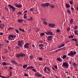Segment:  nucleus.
<instances>
[{
    "label": "nucleus",
    "instance_id": "473e14b6",
    "mask_svg": "<svg viewBox=\"0 0 78 78\" xmlns=\"http://www.w3.org/2000/svg\"><path fill=\"white\" fill-rule=\"evenodd\" d=\"M67 11L68 14H70L71 13V12H70L69 10H67Z\"/></svg>",
    "mask_w": 78,
    "mask_h": 78
},
{
    "label": "nucleus",
    "instance_id": "a211bd4d",
    "mask_svg": "<svg viewBox=\"0 0 78 78\" xmlns=\"http://www.w3.org/2000/svg\"><path fill=\"white\" fill-rule=\"evenodd\" d=\"M38 46L39 47H44V45L42 44H40L38 45Z\"/></svg>",
    "mask_w": 78,
    "mask_h": 78
},
{
    "label": "nucleus",
    "instance_id": "37998d69",
    "mask_svg": "<svg viewBox=\"0 0 78 78\" xmlns=\"http://www.w3.org/2000/svg\"><path fill=\"white\" fill-rule=\"evenodd\" d=\"M77 27L76 26L74 27V29H75V30H76V29H77Z\"/></svg>",
    "mask_w": 78,
    "mask_h": 78
},
{
    "label": "nucleus",
    "instance_id": "864d4df0",
    "mask_svg": "<svg viewBox=\"0 0 78 78\" xmlns=\"http://www.w3.org/2000/svg\"><path fill=\"white\" fill-rule=\"evenodd\" d=\"M32 70H33V71H34V72H36V69H32Z\"/></svg>",
    "mask_w": 78,
    "mask_h": 78
},
{
    "label": "nucleus",
    "instance_id": "ea45409f",
    "mask_svg": "<svg viewBox=\"0 0 78 78\" xmlns=\"http://www.w3.org/2000/svg\"><path fill=\"white\" fill-rule=\"evenodd\" d=\"M56 32L57 33H59V32H60V30H59V29L57 30H56Z\"/></svg>",
    "mask_w": 78,
    "mask_h": 78
},
{
    "label": "nucleus",
    "instance_id": "9b49d317",
    "mask_svg": "<svg viewBox=\"0 0 78 78\" xmlns=\"http://www.w3.org/2000/svg\"><path fill=\"white\" fill-rule=\"evenodd\" d=\"M74 32L75 34H76V35H77V36H78V30H76L74 31Z\"/></svg>",
    "mask_w": 78,
    "mask_h": 78
},
{
    "label": "nucleus",
    "instance_id": "6e6d98bb",
    "mask_svg": "<svg viewBox=\"0 0 78 78\" xmlns=\"http://www.w3.org/2000/svg\"><path fill=\"white\" fill-rule=\"evenodd\" d=\"M23 17L24 19H27V16H24Z\"/></svg>",
    "mask_w": 78,
    "mask_h": 78
},
{
    "label": "nucleus",
    "instance_id": "8fccbe9b",
    "mask_svg": "<svg viewBox=\"0 0 78 78\" xmlns=\"http://www.w3.org/2000/svg\"><path fill=\"white\" fill-rule=\"evenodd\" d=\"M0 77H1V78H6V77H4L3 76H0Z\"/></svg>",
    "mask_w": 78,
    "mask_h": 78
},
{
    "label": "nucleus",
    "instance_id": "f8f14e48",
    "mask_svg": "<svg viewBox=\"0 0 78 78\" xmlns=\"http://www.w3.org/2000/svg\"><path fill=\"white\" fill-rule=\"evenodd\" d=\"M3 27H5V25L4 24H0V28L1 29H2Z\"/></svg>",
    "mask_w": 78,
    "mask_h": 78
},
{
    "label": "nucleus",
    "instance_id": "4468645a",
    "mask_svg": "<svg viewBox=\"0 0 78 78\" xmlns=\"http://www.w3.org/2000/svg\"><path fill=\"white\" fill-rule=\"evenodd\" d=\"M73 19H71L70 21V25H72V23H73Z\"/></svg>",
    "mask_w": 78,
    "mask_h": 78
},
{
    "label": "nucleus",
    "instance_id": "338daca9",
    "mask_svg": "<svg viewBox=\"0 0 78 78\" xmlns=\"http://www.w3.org/2000/svg\"><path fill=\"white\" fill-rule=\"evenodd\" d=\"M74 9L72 7L71 8V10L72 11H73Z\"/></svg>",
    "mask_w": 78,
    "mask_h": 78
},
{
    "label": "nucleus",
    "instance_id": "e2e57ef3",
    "mask_svg": "<svg viewBox=\"0 0 78 78\" xmlns=\"http://www.w3.org/2000/svg\"><path fill=\"white\" fill-rule=\"evenodd\" d=\"M54 67H55V69H58V66H54Z\"/></svg>",
    "mask_w": 78,
    "mask_h": 78
},
{
    "label": "nucleus",
    "instance_id": "412c9836",
    "mask_svg": "<svg viewBox=\"0 0 78 78\" xmlns=\"http://www.w3.org/2000/svg\"><path fill=\"white\" fill-rule=\"evenodd\" d=\"M27 20H29V21L33 20V18H32V17H31L30 18V19H28Z\"/></svg>",
    "mask_w": 78,
    "mask_h": 78
},
{
    "label": "nucleus",
    "instance_id": "3c124183",
    "mask_svg": "<svg viewBox=\"0 0 78 78\" xmlns=\"http://www.w3.org/2000/svg\"><path fill=\"white\" fill-rule=\"evenodd\" d=\"M20 42L22 44L23 43V40L20 41Z\"/></svg>",
    "mask_w": 78,
    "mask_h": 78
},
{
    "label": "nucleus",
    "instance_id": "a18cd8bd",
    "mask_svg": "<svg viewBox=\"0 0 78 78\" xmlns=\"http://www.w3.org/2000/svg\"><path fill=\"white\" fill-rule=\"evenodd\" d=\"M67 30L68 31H69V30H70V28L69 27L67 29Z\"/></svg>",
    "mask_w": 78,
    "mask_h": 78
},
{
    "label": "nucleus",
    "instance_id": "9d476101",
    "mask_svg": "<svg viewBox=\"0 0 78 78\" xmlns=\"http://www.w3.org/2000/svg\"><path fill=\"white\" fill-rule=\"evenodd\" d=\"M47 32H48V34H50L51 35V36H52V35H53V32H52L51 31H47Z\"/></svg>",
    "mask_w": 78,
    "mask_h": 78
},
{
    "label": "nucleus",
    "instance_id": "c9c22d12",
    "mask_svg": "<svg viewBox=\"0 0 78 78\" xmlns=\"http://www.w3.org/2000/svg\"><path fill=\"white\" fill-rule=\"evenodd\" d=\"M69 3L70 5H73V1H70L69 2Z\"/></svg>",
    "mask_w": 78,
    "mask_h": 78
},
{
    "label": "nucleus",
    "instance_id": "c85d7f7f",
    "mask_svg": "<svg viewBox=\"0 0 78 78\" xmlns=\"http://www.w3.org/2000/svg\"><path fill=\"white\" fill-rule=\"evenodd\" d=\"M57 59L58 61H60V62H61V59L60 58H57Z\"/></svg>",
    "mask_w": 78,
    "mask_h": 78
},
{
    "label": "nucleus",
    "instance_id": "f257e3e1",
    "mask_svg": "<svg viewBox=\"0 0 78 78\" xmlns=\"http://www.w3.org/2000/svg\"><path fill=\"white\" fill-rule=\"evenodd\" d=\"M16 58H18V59H20V57H25L26 55L25 54H23L22 53H17L16 55Z\"/></svg>",
    "mask_w": 78,
    "mask_h": 78
},
{
    "label": "nucleus",
    "instance_id": "393cba45",
    "mask_svg": "<svg viewBox=\"0 0 78 78\" xmlns=\"http://www.w3.org/2000/svg\"><path fill=\"white\" fill-rule=\"evenodd\" d=\"M50 6L51 8H55V6H54L53 5H50Z\"/></svg>",
    "mask_w": 78,
    "mask_h": 78
},
{
    "label": "nucleus",
    "instance_id": "680f3d73",
    "mask_svg": "<svg viewBox=\"0 0 78 78\" xmlns=\"http://www.w3.org/2000/svg\"><path fill=\"white\" fill-rule=\"evenodd\" d=\"M9 76H12V73H9Z\"/></svg>",
    "mask_w": 78,
    "mask_h": 78
},
{
    "label": "nucleus",
    "instance_id": "4c0bfd02",
    "mask_svg": "<svg viewBox=\"0 0 78 78\" xmlns=\"http://www.w3.org/2000/svg\"><path fill=\"white\" fill-rule=\"evenodd\" d=\"M29 58L30 59H33V56L31 55H30Z\"/></svg>",
    "mask_w": 78,
    "mask_h": 78
},
{
    "label": "nucleus",
    "instance_id": "13d9d810",
    "mask_svg": "<svg viewBox=\"0 0 78 78\" xmlns=\"http://www.w3.org/2000/svg\"><path fill=\"white\" fill-rule=\"evenodd\" d=\"M19 30H20V31H22V30H23L20 28H19Z\"/></svg>",
    "mask_w": 78,
    "mask_h": 78
},
{
    "label": "nucleus",
    "instance_id": "4d7b16f0",
    "mask_svg": "<svg viewBox=\"0 0 78 78\" xmlns=\"http://www.w3.org/2000/svg\"><path fill=\"white\" fill-rule=\"evenodd\" d=\"M16 48H17V49H19L20 48V47L18 46H17L16 47Z\"/></svg>",
    "mask_w": 78,
    "mask_h": 78
},
{
    "label": "nucleus",
    "instance_id": "72a5a7b5",
    "mask_svg": "<svg viewBox=\"0 0 78 78\" xmlns=\"http://www.w3.org/2000/svg\"><path fill=\"white\" fill-rule=\"evenodd\" d=\"M8 37V39L9 40H10V41H11V40H12V38H11V37H10V36H9V35Z\"/></svg>",
    "mask_w": 78,
    "mask_h": 78
},
{
    "label": "nucleus",
    "instance_id": "6e6552de",
    "mask_svg": "<svg viewBox=\"0 0 78 78\" xmlns=\"http://www.w3.org/2000/svg\"><path fill=\"white\" fill-rule=\"evenodd\" d=\"M48 41H51L52 40V36H48Z\"/></svg>",
    "mask_w": 78,
    "mask_h": 78
},
{
    "label": "nucleus",
    "instance_id": "4be33fe9",
    "mask_svg": "<svg viewBox=\"0 0 78 78\" xmlns=\"http://www.w3.org/2000/svg\"><path fill=\"white\" fill-rule=\"evenodd\" d=\"M37 75L38 77H39V76H40V77H42V75L41 74H39L38 73L37 74Z\"/></svg>",
    "mask_w": 78,
    "mask_h": 78
},
{
    "label": "nucleus",
    "instance_id": "f03ea898",
    "mask_svg": "<svg viewBox=\"0 0 78 78\" xmlns=\"http://www.w3.org/2000/svg\"><path fill=\"white\" fill-rule=\"evenodd\" d=\"M76 52L75 51L74 52H73L71 51L68 54V56H73L74 55H76Z\"/></svg>",
    "mask_w": 78,
    "mask_h": 78
},
{
    "label": "nucleus",
    "instance_id": "6ab92c4d",
    "mask_svg": "<svg viewBox=\"0 0 78 78\" xmlns=\"http://www.w3.org/2000/svg\"><path fill=\"white\" fill-rule=\"evenodd\" d=\"M66 7L67 8H70V5L68 4H66Z\"/></svg>",
    "mask_w": 78,
    "mask_h": 78
},
{
    "label": "nucleus",
    "instance_id": "774afa93",
    "mask_svg": "<svg viewBox=\"0 0 78 78\" xmlns=\"http://www.w3.org/2000/svg\"><path fill=\"white\" fill-rule=\"evenodd\" d=\"M69 63L70 64H72V61L69 62Z\"/></svg>",
    "mask_w": 78,
    "mask_h": 78
},
{
    "label": "nucleus",
    "instance_id": "f3484780",
    "mask_svg": "<svg viewBox=\"0 0 78 78\" xmlns=\"http://www.w3.org/2000/svg\"><path fill=\"white\" fill-rule=\"evenodd\" d=\"M27 65H23V69H25V68H27Z\"/></svg>",
    "mask_w": 78,
    "mask_h": 78
},
{
    "label": "nucleus",
    "instance_id": "49530a36",
    "mask_svg": "<svg viewBox=\"0 0 78 78\" xmlns=\"http://www.w3.org/2000/svg\"><path fill=\"white\" fill-rule=\"evenodd\" d=\"M15 61L13 60V61H11V63H12L13 64H14V62Z\"/></svg>",
    "mask_w": 78,
    "mask_h": 78
},
{
    "label": "nucleus",
    "instance_id": "423d86ee",
    "mask_svg": "<svg viewBox=\"0 0 78 78\" xmlns=\"http://www.w3.org/2000/svg\"><path fill=\"white\" fill-rule=\"evenodd\" d=\"M15 6L17 8H21L22 7V5H18L17 4H15Z\"/></svg>",
    "mask_w": 78,
    "mask_h": 78
},
{
    "label": "nucleus",
    "instance_id": "ddd939ff",
    "mask_svg": "<svg viewBox=\"0 0 78 78\" xmlns=\"http://www.w3.org/2000/svg\"><path fill=\"white\" fill-rule=\"evenodd\" d=\"M33 68H34L33 67V66H29L27 67L26 69V70H27V69H33Z\"/></svg>",
    "mask_w": 78,
    "mask_h": 78
},
{
    "label": "nucleus",
    "instance_id": "de8ad7c7",
    "mask_svg": "<svg viewBox=\"0 0 78 78\" xmlns=\"http://www.w3.org/2000/svg\"><path fill=\"white\" fill-rule=\"evenodd\" d=\"M28 75L26 73H25L24 74V76H28Z\"/></svg>",
    "mask_w": 78,
    "mask_h": 78
},
{
    "label": "nucleus",
    "instance_id": "b1692460",
    "mask_svg": "<svg viewBox=\"0 0 78 78\" xmlns=\"http://www.w3.org/2000/svg\"><path fill=\"white\" fill-rule=\"evenodd\" d=\"M69 38L70 39H72V38H73V35H71L69 36Z\"/></svg>",
    "mask_w": 78,
    "mask_h": 78
},
{
    "label": "nucleus",
    "instance_id": "c756f323",
    "mask_svg": "<svg viewBox=\"0 0 78 78\" xmlns=\"http://www.w3.org/2000/svg\"><path fill=\"white\" fill-rule=\"evenodd\" d=\"M66 57H67V56H66V55H64L63 56L62 59H64V58H66Z\"/></svg>",
    "mask_w": 78,
    "mask_h": 78
},
{
    "label": "nucleus",
    "instance_id": "f704fd0d",
    "mask_svg": "<svg viewBox=\"0 0 78 78\" xmlns=\"http://www.w3.org/2000/svg\"><path fill=\"white\" fill-rule=\"evenodd\" d=\"M2 59H3V60H5V59L6 58V57L3 56H2Z\"/></svg>",
    "mask_w": 78,
    "mask_h": 78
},
{
    "label": "nucleus",
    "instance_id": "1a4fd4ad",
    "mask_svg": "<svg viewBox=\"0 0 78 78\" xmlns=\"http://www.w3.org/2000/svg\"><path fill=\"white\" fill-rule=\"evenodd\" d=\"M22 44L20 43V41L19 40L18 42V46H19L20 47L22 46Z\"/></svg>",
    "mask_w": 78,
    "mask_h": 78
},
{
    "label": "nucleus",
    "instance_id": "dca6fc26",
    "mask_svg": "<svg viewBox=\"0 0 78 78\" xmlns=\"http://www.w3.org/2000/svg\"><path fill=\"white\" fill-rule=\"evenodd\" d=\"M23 20L19 19L18 20V22H19L20 23V22H23Z\"/></svg>",
    "mask_w": 78,
    "mask_h": 78
},
{
    "label": "nucleus",
    "instance_id": "2f4dec72",
    "mask_svg": "<svg viewBox=\"0 0 78 78\" xmlns=\"http://www.w3.org/2000/svg\"><path fill=\"white\" fill-rule=\"evenodd\" d=\"M47 66H45L44 68V71L45 72H47V71H46V69H47Z\"/></svg>",
    "mask_w": 78,
    "mask_h": 78
},
{
    "label": "nucleus",
    "instance_id": "aec40b11",
    "mask_svg": "<svg viewBox=\"0 0 78 78\" xmlns=\"http://www.w3.org/2000/svg\"><path fill=\"white\" fill-rule=\"evenodd\" d=\"M72 41H75V42H77V39L76 38L74 39H72Z\"/></svg>",
    "mask_w": 78,
    "mask_h": 78
},
{
    "label": "nucleus",
    "instance_id": "20e7f679",
    "mask_svg": "<svg viewBox=\"0 0 78 78\" xmlns=\"http://www.w3.org/2000/svg\"><path fill=\"white\" fill-rule=\"evenodd\" d=\"M62 67H63V66H64V67H69V64L67 63V62H64L63 63H62Z\"/></svg>",
    "mask_w": 78,
    "mask_h": 78
},
{
    "label": "nucleus",
    "instance_id": "a19ab883",
    "mask_svg": "<svg viewBox=\"0 0 78 78\" xmlns=\"http://www.w3.org/2000/svg\"><path fill=\"white\" fill-rule=\"evenodd\" d=\"M15 30L16 31V33H18V34H19V30H17L16 29H15Z\"/></svg>",
    "mask_w": 78,
    "mask_h": 78
},
{
    "label": "nucleus",
    "instance_id": "7c9ffc66",
    "mask_svg": "<svg viewBox=\"0 0 78 78\" xmlns=\"http://www.w3.org/2000/svg\"><path fill=\"white\" fill-rule=\"evenodd\" d=\"M45 35V34L44 33H42L41 34V36H44V35Z\"/></svg>",
    "mask_w": 78,
    "mask_h": 78
},
{
    "label": "nucleus",
    "instance_id": "2eb2a0df",
    "mask_svg": "<svg viewBox=\"0 0 78 78\" xmlns=\"http://www.w3.org/2000/svg\"><path fill=\"white\" fill-rule=\"evenodd\" d=\"M44 5H45V6H48L50 5V3H45Z\"/></svg>",
    "mask_w": 78,
    "mask_h": 78
},
{
    "label": "nucleus",
    "instance_id": "5fc2aeb1",
    "mask_svg": "<svg viewBox=\"0 0 78 78\" xmlns=\"http://www.w3.org/2000/svg\"><path fill=\"white\" fill-rule=\"evenodd\" d=\"M45 34H46V35H48V32H45Z\"/></svg>",
    "mask_w": 78,
    "mask_h": 78
},
{
    "label": "nucleus",
    "instance_id": "cd10ccee",
    "mask_svg": "<svg viewBox=\"0 0 78 78\" xmlns=\"http://www.w3.org/2000/svg\"><path fill=\"white\" fill-rule=\"evenodd\" d=\"M22 14V13L21 12H19L18 13H17V15L18 16H20Z\"/></svg>",
    "mask_w": 78,
    "mask_h": 78
},
{
    "label": "nucleus",
    "instance_id": "0eeeda50",
    "mask_svg": "<svg viewBox=\"0 0 78 78\" xmlns=\"http://www.w3.org/2000/svg\"><path fill=\"white\" fill-rule=\"evenodd\" d=\"M29 45H30V44L29 43H26L24 45V48H29V47L28 46H29Z\"/></svg>",
    "mask_w": 78,
    "mask_h": 78
},
{
    "label": "nucleus",
    "instance_id": "5701e85b",
    "mask_svg": "<svg viewBox=\"0 0 78 78\" xmlns=\"http://www.w3.org/2000/svg\"><path fill=\"white\" fill-rule=\"evenodd\" d=\"M13 29L14 28H12L10 27L8 29V30H13Z\"/></svg>",
    "mask_w": 78,
    "mask_h": 78
},
{
    "label": "nucleus",
    "instance_id": "bb28decb",
    "mask_svg": "<svg viewBox=\"0 0 78 78\" xmlns=\"http://www.w3.org/2000/svg\"><path fill=\"white\" fill-rule=\"evenodd\" d=\"M43 23L44 24V25H48V23H47V22L46 21H44L43 22Z\"/></svg>",
    "mask_w": 78,
    "mask_h": 78
},
{
    "label": "nucleus",
    "instance_id": "a878e982",
    "mask_svg": "<svg viewBox=\"0 0 78 78\" xmlns=\"http://www.w3.org/2000/svg\"><path fill=\"white\" fill-rule=\"evenodd\" d=\"M3 66H6V63L5 62H3V63H2Z\"/></svg>",
    "mask_w": 78,
    "mask_h": 78
},
{
    "label": "nucleus",
    "instance_id": "69168bd1",
    "mask_svg": "<svg viewBox=\"0 0 78 78\" xmlns=\"http://www.w3.org/2000/svg\"><path fill=\"white\" fill-rule=\"evenodd\" d=\"M42 59V58H39V60H40V61H41Z\"/></svg>",
    "mask_w": 78,
    "mask_h": 78
},
{
    "label": "nucleus",
    "instance_id": "c03bdc74",
    "mask_svg": "<svg viewBox=\"0 0 78 78\" xmlns=\"http://www.w3.org/2000/svg\"><path fill=\"white\" fill-rule=\"evenodd\" d=\"M73 65L74 66H75V67H76V64L75 63H73Z\"/></svg>",
    "mask_w": 78,
    "mask_h": 78
},
{
    "label": "nucleus",
    "instance_id": "e433bc0d",
    "mask_svg": "<svg viewBox=\"0 0 78 78\" xmlns=\"http://www.w3.org/2000/svg\"><path fill=\"white\" fill-rule=\"evenodd\" d=\"M41 6H42V7H44V8L45 6V4H41Z\"/></svg>",
    "mask_w": 78,
    "mask_h": 78
},
{
    "label": "nucleus",
    "instance_id": "0e129e2a",
    "mask_svg": "<svg viewBox=\"0 0 78 78\" xmlns=\"http://www.w3.org/2000/svg\"><path fill=\"white\" fill-rule=\"evenodd\" d=\"M33 8H31L30 9V11H33Z\"/></svg>",
    "mask_w": 78,
    "mask_h": 78
},
{
    "label": "nucleus",
    "instance_id": "052dcab7",
    "mask_svg": "<svg viewBox=\"0 0 78 78\" xmlns=\"http://www.w3.org/2000/svg\"><path fill=\"white\" fill-rule=\"evenodd\" d=\"M64 49V48H60V49H58V50H62Z\"/></svg>",
    "mask_w": 78,
    "mask_h": 78
},
{
    "label": "nucleus",
    "instance_id": "58836bf2",
    "mask_svg": "<svg viewBox=\"0 0 78 78\" xmlns=\"http://www.w3.org/2000/svg\"><path fill=\"white\" fill-rule=\"evenodd\" d=\"M9 36L10 37H12V38H14V36L13 35H10Z\"/></svg>",
    "mask_w": 78,
    "mask_h": 78
},
{
    "label": "nucleus",
    "instance_id": "79ce46f5",
    "mask_svg": "<svg viewBox=\"0 0 78 78\" xmlns=\"http://www.w3.org/2000/svg\"><path fill=\"white\" fill-rule=\"evenodd\" d=\"M4 34L2 32H0V35H1V36H3Z\"/></svg>",
    "mask_w": 78,
    "mask_h": 78
},
{
    "label": "nucleus",
    "instance_id": "39448f33",
    "mask_svg": "<svg viewBox=\"0 0 78 78\" xmlns=\"http://www.w3.org/2000/svg\"><path fill=\"white\" fill-rule=\"evenodd\" d=\"M49 26L51 27H54L55 26V24L50 23L49 24Z\"/></svg>",
    "mask_w": 78,
    "mask_h": 78
},
{
    "label": "nucleus",
    "instance_id": "7ed1b4c3",
    "mask_svg": "<svg viewBox=\"0 0 78 78\" xmlns=\"http://www.w3.org/2000/svg\"><path fill=\"white\" fill-rule=\"evenodd\" d=\"M8 6L10 8H11L13 11H16V8H15V7H14L12 5H9Z\"/></svg>",
    "mask_w": 78,
    "mask_h": 78
},
{
    "label": "nucleus",
    "instance_id": "603ef678",
    "mask_svg": "<svg viewBox=\"0 0 78 78\" xmlns=\"http://www.w3.org/2000/svg\"><path fill=\"white\" fill-rule=\"evenodd\" d=\"M62 47H64L65 45V44H62L61 45Z\"/></svg>",
    "mask_w": 78,
    "mask_h": 78
},
{
    "label": "nucleus",
    "instance_id": "bf43d9fd",
    "mask_svg": "<svg viewBox=\"0 0 78 78\" xmlns=\"http://www.w3.org/2000/svg\"><path fill=\"white\" fill-rule=\"evenodd\" d=\"M39 42L41 43H42V42H43V41H39Z\"/></svg>",
    "mask_w": 78,
    "mask_h": 78
},
{
    "label": "nucleus",
    "instance_id": "09e8293b",
    "mask_svg": "<svg viewBox=\"0 0 78 78\" xmlns=\"http://www.w3.org/2000/svg\"><path fill=\"white\" fill-rule=\"evenodd\" d=\"M47 69L49 71V72H51V70H50V69L49 68H48Z\"/></svg>",
    "mask_w": 78,
    "mask_h": 78
}]
</instances>
